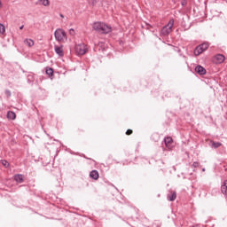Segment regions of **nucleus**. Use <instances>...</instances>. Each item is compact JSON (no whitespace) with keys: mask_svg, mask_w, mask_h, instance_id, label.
Returning <instances> with one entry per match:
<instances>
[{"mask_svg":"<svg viewBox=\"0 0 227 227\" xmlns=\"http://www.w3.org/2000/svg\"><path fill=\"white\" fill-rule=\"evenodd\" d=\"M92 29L97 31V33H101V35H107L113 31V27H111V26L100 21L94 22L92 24Z\"/></svg>","mask_w":227,"mask_h":227,"instance_id":"1","label":"nucleus"},{"mask_svg":"<svg viewBox=\"0 0 227 227\" xmlns=\"http://www.w3.org/2000/svg\"><path fill=\"white\" fill-rule=\"evenodd\" d=\"M55 40L60 43H65L68 40L67 32L63 28H57L54 32Z\"/></svg>","mask_w":227,"mask_h":227,"instance_id":"2","label":"nucleus"},{"mask_svg":"<svg viewBox=\"0 0 227 227\" xmlns=\"http://www.w3.org/2000/svg\"><path fill=\"white\" fill-rule=\"evenodd\" d=\"M173 26H175V20H170L168 23L161 28L160 35H162V36H168V35L173 31Z\"/></svg>","mask_w":227,"mask_h":227,"instance_id":"3","label":"nucleus"},{"mask_svg":"<svg viewBox=\"0 0 227 227\" xmlns=\"http://www.w3.org/2000/svg\"><path fill=\"white\" fill-rule=\"evenodd\" d=\"M208 47H209L208 43H203L202 44H200L194 50L195 56H200V54H203V52H205V51H207Z\"/></svg>","mask_w":227,"mask_h":227,"instance_id":"4","label":"nucleus"},{"mask_svg":"<svg viewBox=\"0 0 227 227\" xmlns=\"http://www.w3.org/2000/svg\"><path fill=\"white\" fill-rule=\"evenodd\" d=\"M75 52L78 53L80 56H83L88 52V48H86V44L80 43L75 45Z\"/></svg>","mask_w":227,"mask_h":227,"instance_id":"5","label":"nucleus"},{"mask_svg":"<svg viewBox=\"0 0 227 227\" xmlns=\"http://www.w3.org/2000/svg\"><path fill=\"white\" fill-rule=\"evenodd\" d=\"M224 59H226V58L223 54H216L213 57V62L215 65H221L222 63H224Z\"/></svg>","mask_w":227,"mask_h":227,"instance_id":"6","label":"nucleus"},{"mask_svg":"<svg viewBox=\"0 0 227 227\" xmlns=\"http://www.w3.org/2000/svg\"><path fill=\"white\" fill-rule=\"evenodd\" d=\"M165 146L171 150L173 148V138L171 137H167L164 138Z\"/></svg>","mask_w":227,"mask_h":227,"instance_id":"7","label":"nucleus"},{"mask_svg":"<svg viewBox=\"0 0 227 227\" xmlns=\"http://www.w3.org/2000/svg\"><path fill=\"white\" fill-rule=\"evenodd\" d=\"M54 49L58 56H59L60 58H63V56H65V51H63V45H60V46L56 45Z\"/></svg>","mask_w":227,"mask_h":227,"instance_id":"8","label":"nucleus"},{"mask_svg":"<svg viewBox=\"0 0 227 227\" xmlns=\"http://www.w3.org/2000/svg\"><path fill=\"white\" fill-rule=\"evenodd\" d=\"M195 72L199 74V75H205V74H207V69L201 66H197L195 67Z\"/></svg>","mask_w":227,"mask_h":227,"instance_id":"9","label":"nucleus"},{"mask_svg":"<svg viewBox=\"0 0 227 227\" xmlns=\"http://www.w3.org/2000/svg\"><path fill=\"white\" fill-rule=\"evenodd\" d=\"M37 6H51V1L49 0H38L36 2Z\"/></svg>","mask_w":227,"mask_h":227,"instance_id":"10","label":"nucleus"},{"mask_svg":"<svg viewBox=\"0 0 227 227\" xmlns=\"http://www.w3.org/2000/svg\"><path fill=\"white\" fill-rule=\"evenodd\" d=\"M90 178H92V180H98V177H99L98 171V170L90 171Z\"/></svg>","mask_w":227,"mask_h":227,"instance_id":"11","label":"nucleus"},{"mask_svg":"<svg viewBox=\"0 0 227 227\" xmlns=\"http://www.w3.org/2000/svg\"><path fill=\"white\" fill-rule=\"evenodd\" d=\"M14 180L18 182V184H22L24 181V176H22V174H17L14 176Z\"/></svg>","mask_w":227,"mask_h":227,"instance_id":"12","label":"nucleus"},{"mask_svg":"<svg viewBox=\"0 0 227 227\" xmlns=\"http://www.w3.org/2000/svg\"><path fill=\"white\" fill-rule=\"evenodd\" d=\"M221 191L223 192V194H224L225 196H227V180H225L223 182V184L221 186Z\"/></svg>","mask_w":227,"mask_h":227,"instance_id":"13","label":"nucleus"},{"mask_svg":"<svg viewBox=\"0 0 227 227\" xmlns=\"http://www.w3.org/2000/svg\"><path fill=\"white\" fill-rule=\"evenodd\" d=\"M211 148H219L220 146H223V144L221 142H215L214 140L210 141Z\"/></svg>","mask_w":227,"mask_h":227,"instance_id":"14","label":"nucleus"},{"mask_svg":"<svg viewBox=\"0 0 227 227\" xmlns=\"http://www.w3.org/2000/svg\"><path fill=\"white\" fill-rule=\"evenodd\" d=\"M25 45H27V47H33V45H35V41H33L32 39H26L24 41Z\"/></svg>","mask_w":227,"mask_h":227,"instance_id":"15","label":"nucleus"},{"mask_svg":"<svg viewBox=\"0 0 227 227\" xmlns=\"http://www.w3.org/2000/svg\"><path fill=\"white\" fill-rule=\"evenodd\" d=\"M7 118L9 120H15L17 118V114L14 112H8Z\"/></svg>","mask_w":227,"mask_h":227,"instance_id":"16","label":"nucleus"},{"mask_svg":"<svg viewBox=\"0 0 227 227\" xmlns=\"http://www.w3.org/2000/svg\"><path fill=\"white\" fill-rule=\"evenodd\" d=\"M168 201H175L176 200V192H172L170 195L168 196Z\"/></svg>","mask_w":227,"mask_h":227,"instance_id":"17","label":"nucleus"},{"mask_svg":"<svg viewBox=\"0 0 227 227\" xmlns=\"http://www.w3.org/2000/svg\"><path fill=\"white\" fill-rule=\"evenodd\" d=\"M6 33V27L3 23H0V35H4Z\"/></svg>","mask_w":227,"mask_h":227,"instance_id":"18","label":"nucleus"},{"mask_svg":"<svg viewBox=\"0 0 227 227\" xmlns=\"http://www.w3.org/2000/svg\"><path fill=\"white\" fill-rule=\"evenodd\" d=\"M45 72L50 77H52V75H54V70L52 68H47Z\"/></svg>","mask_w":227,"mask_h":227,"instance_id":"19","label":"nucleus"},{"mask_svg":"<svg viewBox=\"0 0 227 227\" xmlns=\"http://www.w3.org/2000/svg\"><path fill=\"white\" fill-rule=\"evenodd\" d=\"M1 162H2L3 166H4V168L10 167V163H8V161L6 160H2Z\"/></svg>","mask_w":227,"mask_h":227,"instance_id":"20","label":"nucleus"},{"mask_svg":"<svg viewBox=\"0 0 227 227\" xmlns=\"http://www.w3.org/2000/svg\"><path fill=\"white\" fill-rule=\"evenodd\" d=\"M69 35H71V36H74V35H75V30L74 28H70Z\"/></svg>","mask_w":227,"mask_h":227,"instance_id":"21","label":"nucleus"},{"mask_svg":"<svg viewBox=\"0 0 227 227\" xmlns=\"http://www.w3.org/2000/svg\"><path fill=\"white\" fill-rule=\"evenodd\" d=\"M192 166V168H198L200 166V163L198 161H194Z\"/></svg>","mask_w":227,"mask_h":227,"instance_id":"22","label":"nucleus"},{"mask_svg":"<svg viewBox=\"0 0 227 227\" xmlns=\"http://www.w3.org/2000/svg\"><path fill=\"white\" fill-rule=\"evenodd\" d=\"M5 95H7V97H12V92L10 90H6Z\"/></svg>","mask_w":227,"mask_h":227,"instance_id":"23","label":"nucleus"},{"mask_svg":"<svg viewBox=\"0 0 227 227\" xmlns=\"http://www.w3.org/2000/svg\"><path fill=\"white\" fill-rule=\"evenodd\" d=\"M126 134H127V136H130V134H132V129H128L126 131Z\"/></svg>","mask_w":227,"mask_h":227,"instance_id":"24","label":"nucleus"},{"mask_svg":"<svg viewBox=\"0 0 227 227\" xmlns=\"http://www.w3.org/2000/svg\"><path fill=\"white\" fill-rule=\"evenodd\" d=\"M20 29H24V25H22L21 27H20Z\"/></svg>","mask_w":227,"mask_h":227,"instance_id":"25","label":"nucleus"},{"mask_svg":"<svg viewBox=\"0 0 227 227\" xmlns=\"http://www.w3.org/2000/svg\"><path fill=\"white\" fill-rule=\"evenodd\" d=\"M98 45H100V47H104V43H99Z\"/></svg>","mask_w":227,"mask_h":227,"instance_id":"26","label":"nucleus"},{"mask_svg":"<svg viewBox=\"0 0 227 227\" xmlns=\"http://www.w3.org/2000/svg\"><path fill=\"white\" fill-rule=\"evenodd\" d=\"M1 6H3V4H2L1 1H0V8H1Z\"/></svg>","mask_w":227,"mask_h":227,"instance_id":"27","label":"nucleus"},{"mask_svg":"<svg viewBox=\"0 0 227 227\" xmlns=\"http://www.w3.org/2000/svg\"><path fill=\"white\" fill-rule=\"evenodd\" d=\"M60 17H63V14H60Z\"/></svg>","mask_w":227,"mask_h":227,"instance_id":"28","label":"nucleus"},{"mask_svg":"<svg viewBox=\"0 0 227 227\" xmlns=\"http://www.w3.org/2000/svg\"><path fill=\"white\" fill-rule=\"evenodd\" d=\"M202 171H205V168H202Z\"/></svg>","mask_w":227,"mask_h":227,"instance_id":"29","label":"nucleus"}]
</instances>
